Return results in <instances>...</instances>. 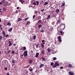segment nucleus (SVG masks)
Instances as JSON below:
<instances>
[{"mask_svg":"<svg viewBox=\"0 0 75 75\" xmlns=\"http://www.w3.org/2000/svg\"><path fill=\"white\" fill-rule=\"evenodd\" d=\"M24 57H27V55L28 54H27V51H25L24 52Z\"/></svg>","mask_w":75,"mask_h":75,"instance_id":"f257e3e1","label":"nucleus"},{"mask_svg":"<svg viewBox=\"0 0 75 75\" xmlns=\"http://www.w3.org/2000/svg\"><path fill=\"white\" fill-rule=\"evenodd\" d=\"M61 37L59 36L58 37V39L59 40V42H61V41H62Z\"/></svg>","mask_w":75,"mask_h":75,"instance_id":"f03ea898","label":"nucleus"},{"mask_svg":"<svg viewBox=\"0 0 75 75\" xmlns=\"http://www.w3.org/2000/svg\"><path fill=\"white\" fill-rule=\"evenodd\" d=\"M69 74L70 75H74V72H72L71 71H69Z\"/></svg>","mask_w":75,"mask_h":75,"instance_id":"7ed1b4c3","label":"nucleus"},{"mask_svg":"<svg viewBox=\"0 0 75 75\" xmlns=\"http://www.w3.org/2000/svg\"><path fill=\"white\" fill-rule=\"evenodd\" d=\"M61 27H62V29L63 30H64L65 28V25H64L62 26Z\"/></svg>","mask_w":75,"mask_h":75,"instance_id":"20e7f679","label":"nucleus"},{"mask_svg":"<svg viewBox=\"0 0 75 75\" xmlns=\"http://www.w3.org/2000/svg\"><path fill=\"white\" fill-rule=\"evenodd\" d=\"M12 30L13 28H11L8 30V31H9V32H11L12 31Z\"/></svg>","mask_w":75,"mask_h":75,"instance_id":"39448f33","label":"nucleus"},{"mask_svg":"<svg viewBox=\"0 0 75 75\" xmlns=\"http://www.w3.org/2000/svg\"><path fill=\"white\" fill-rule=\"evenodd\" d=\"M38 55H39V53H37L36 54V55L35 56V57H36V58H38Z\"/></svg>","mask_w":75,"mask_h":75,"instance_id":"423d86ee","label":"nucleus"},{"mask_svg":"<svg viewBox=\"0 0 75 75\" xmlns=\"http://www.w3.org/2000/svg\"><path fill=\"white\" fill-rule=\"evenodd\" d=\"M61 23V21L60 20H59L56 24H58V23L59 24V23Z\"/></svg>","mask_w":75,"mask_h":75,"instance_id":"0eeeda50","label":"nucleus"},{"mask_svg":"<svg viewBox=\"0 0 75 75\" xmlns=\"http://www.w3.org/2000/svg\"><path fill=\"white\" fill-rule=\"evenodd\" d=\"M35 45L37 48H38V46H39V45H40V44L38 43V44H36Z\"/></svg>","mask_w":75,"mask_h":75,"instance_id":"6e6552de","label":"nucleus"},{"mask_svg":"<svg viewBox=\"0 0 75 75\" xmlns=\"http://www.w3.org/2000/svg\"><path fill=\"white\" fill-rule=\"evenodd\" d=\"M2 33L3 34L4 36V37L5 36V35H6V33L5 32V31H4V30H3Z\"/></svg>","mask_w":75,"mask_h":75,"instance_id":"1a4fd4ad","label":"nucleus"},{"mask_svg":"<svg viewBox=\"0 0 75 75\" xmlns=\"http://www.w3.org/2000/svg\"><path fill=\"white\" fill-rule=\"evenodd\" d=\"M22 18H18V21L19 22V21H22Z\"/></svg>","mask_w":75,"mask_h":75,"instance_id":"9d476101","label":"nucleus"},{"mask_svg":"<svg viewBox=\"0 0 75 75\" xmlns=\"http://www.w3.org/2000/svg\"><path fill=\"white\" fill-rule=\"evenodd\" d=\"M7 24H6V25H9V26H10L11 25V23L10 22H8Z\"/></svg>","mask_w":75,"mask_h":75,"instance_id":"9b49d317","label":"nucleus"},{"mask_svg":"<svg viewBox=\"0 0 75 75\" xmlns=\"http://www.w3.org/2000/svg\"><path fill=\"white\" fill-rule=\"evenodd\" d=\"M44 64H40V68H42V67H44Z\"/></svg>","mask_w":75,"mask_h":75,"instance_id":"f8f14e48","label":"nucleus"},{"mask_svg":"<svg viewBox=\"0 0 75 75\" xmlns=\"http://www.w3.org/2000/svg\"><path fill=\"white\" fill-rule=\"evenodd\" d=\"M32 62H33V60H30L29 61V64H32Z\"/></svg>","mask_w":75,"mask_h":75,"instance_id":"ddd939ff","label":"nucleus"},{"mask_svg":"<svg viewBox=\"0 0 75 75\" xmlns=\"http://www.w3.org/2000/svg\"><path fill=\"white\" fill-rule=\"evenodd\" d=\"M55 64L56 65V66H59V64H58V63L57 62H56L55 63Z\"/></svg>","mask_w":75,"mask_h":75,"instance_id":"4468645a","label":"nucleus"},{"mask_svg":"<svg viewBox=\"0 0 75 75\" xmlns=\"http://www.w3.org/2000/svg\"><path fill=\"white\" fill-rule=\"evenodd\" d=\"M19 1H20V2H21V3L23 4V3L24 2V1H23V0H20Z\"/></svg>","mask_w":75,"mask_h":75,"instance_id":"2eb2a0df","label":"nucleus"},{"mask_svg":"<svg viewBox=\"0 0 75 75\" xmlns=\"http://www.w3.org/2000/svg\"><path fill=\"white\" fill-rule=\"evenodd\" d=\"M11 45H12V44L11 43V42L9 41V46H11Z\"/></svg>","mask_w":75,"mask_h":75,"instance_id":"dca6fc26","label":"nucleus"},{"mask_svg":"<svg viewBox=\"0 0 75 75\" xmlns=\"http://www.w3.org/2000/svg\"><path fill=\"white\" fill-rule=\"evenodd\" d=\"M41 59L42 60V61H45V59L44 57H42Z\"/></svg>","mask_w":75,"mask_h":75,"instance_id":"f3484780","label":"nucleus"},{"mask_svg":"<svg viewBox=\"0 0 75 75\" xmlns=\"http://www.w3.org/2000/svg\"><path fill=\"white\" fill-rule=\"evenodd\" d=\"M55 12H56L57 13H58L59 12V9H57L56 10Z\"/></svg>","mask_w":75,"mask_h":75,"instance_id":"a211bd4d","label":"nucleus"},{"mask_svg":"<svg viewBox=\"0 0 75 75\" xmlns=\"http://www.w3.org/2000/svg\"><path fill=\"white\" fill-rule=\"evenodd\" d=\"M72 67V65L71 64H69L68 65L69 68H71Z\"/></svg>","mask_w":75,"mask_h":75,"instance_id":"6ab92c4d","label":"nucleus"},{"mask_svg":"<svg viewBox=\"0 0 75 75\" xmlns=\"http://www.w3.org/2000/svg\"><path fill=\"white\" fill-rule=\"evenodd\" d=\"M45 53V51H44V50H42L41 52V54H44Z\"/></svg>","mask_w":75,"mask_h":75,"instance_id":"aec40b11","label":"nucleus"},{"mask_svg":"<svg viewBox=\"0 0 75 75\" xmlns=\"http://www.w3.org/2000/svg\"><path fill=\"white\" fill-rule=\"evenodd\" d=\"M42 26V25H41V24H39L38 25V28H41V27Z\"/></svg>","mask_w":75,"mask_h":75,"instance_id":"412c9836","label":"nucleus"},{"mask_svg":"<svg viewBox=\"0 0 75 75\" xmlns=\"http://www.w3.org/2000/svg\"><path fill=\"white\" fill-rule=\"evenodd\" d=\"M47 50L48 52H50L51 50L50 49V48H48L47 49Z\"/></svg>","mask_w":75,"mask_h":75,"instance_id":"4be33fe9","label":"nucleus"},{"mask_svg":"<svg viewBox=\"0 0 75 75\" xmlns=\"http://www.w3.org/2000/svg\"><path fill=\"white\" fill-rule=\"evenodd\" d=\"M52 59L54 61H55L56 60H57V58L54 57L52 58Z\"/></svg>","mask_w":75,"mask_h":75,"instance_id":"5701e85b","label":"nucleus"},{"mask_svg":"<svg viewBox=\"0 0 75 75\" xmlns=\"http://www.w3.org/2000/svg\"><path fill=\"white\" fill-rule=\"evenodd\" d=\"M52 68H56L57 67V66L55 65V64H54V65L52 67Z\"/></svg>","mask_w":75,"mask_h":75,"instance_id":"b1692460","label":"nucleus"},{"mask_svg":"<svg viewBox=\"0 0 75 75\" xmlns=\"http://www.w3.org/2000/svg\"><path fill=\"white\" fill-rule=\"evenodd\" d=\"M38 20H40V18H41V16H38Z\"/></svg>","mask_w":75,"mask_h":75,"instance_id":"393cba45","label":"nucleus"},{"mask_svg":"<svg viewBox=\"0 0 75 75\" xmlns=\"http://www.w3.org/2000/svg\"><path fill=\"white\" fill-rule=\"evenodd\" d=\"M3 39V37L1 36H0V40H2Z\"/></svg>","mask_w":75,"mask_h":75,"instance_id":"a878e982","label":"nucleus"},{"mask_svg":"<svg viewBox=\"0 0 75 75\" xmlns=\"http://www.w3.org/2000/svg\"><path fill=\"white\" fill-rule=\"evenodd\" d=\"M41 46L42 47H41L42 48H44V45H43L42 44H41Z\"/></svg>","mask_w":75,"mask_h":75,"instance_id":"bb28decb","label":"nucleus"},{"mask_svg":"<svg viewBox=\"0 0 75 75\" xmlns=\"http://www.w3.org/2000/svg\"><path fill=\"white\" fill-rule=\"evenodd\" d=\"M48 3L47 2H45L44 4V5H47V4H48Z\"/></svg>","mask_w":75,"mask_h":75,"instance_id":"cd10ccee","label":"nucleus"},{"mask_svg":"<svg viewBox=\"0 0 75 75\" xmlns=\"http://www.w3.org/2000/svg\"><path fill=\"white\" fill-rule=\"evenodd\" d=\"M50 17H51V15H49L48 17L47 18V19H49L50 18Z\"/></svg>","mask_w":75,"mask_h":75,"instance_id":"c85d7f7f","label":"nucleus"},{"mask_svg":"<svg viewBox=\"0 0 75 75\" xmlns=\"http://www.w3.org/2000/svg\"><path fill=\"white\" fill-rule=\"evenodd\" d=\"M3 11H6V9L4 7L3 8Z\"/></svg>","mask_w":75,"mask_h":75,"instance_id":"c756f323","label":"nucleus"},{"mask_svg":"<svg viewBox=\"0 0 75 75\" xmlns=\"http://www.w3.org/2000/svg\"><path fill=\"white\" fill-rule=\"evenodd\" d=\"M33 40H35V39L36 38V36L35 35L33 36Z\"/></svg>","mask_w":75,"mask_h":75,"instance_id":"7c9ffc66","label":"nucleus"},{"mask_svg":"<svg viewBox=\"0 0 75 75\" xmlns=\"http://www.w3.org/2000/svg\"><path fill=\"white\" fill-rule=\"evenodd\" d=\"M38 22L39 24H40V23H41V20H39V21H38Z\"/></svg>","mask_w":75,"mask_h":75,"instance_id":"2f4dec72","label":"nucleus"},{"mask_svg":"<svg viewBox=\"0 0 75 75\" xmlns=\"http://www.w3.org/2000/svg\"><path fill=\"white\" fill-rule=\"evenodd\" d=\"M12 63H15V62H14V60L13 59H12Z\"/></svg>","mask_w":75,"mask_h":75,"instance_id":"473e14b6","label":"nucleus"},{"mask_svg":"<svg viewBox=\"0 0 75 75\" xmlns=\"http://www.w3.org/2000/svg\"><path fill=\"white\" fill-rule=\"evenodd\" d=\"M23 50L25 51V50H26V47H24L23 48Z\"/></svg>","mask_w":75,"mask_h":75,"instance_id":"72a5a7b5","label":"nucleus"},{"mask_svg":"<svg viewBox=\"0 0 75 75\" xmlns=\"http://www.w3.org/2000/svg\"><path fill=\"white\" fill-rule=\"evenodd\" d=\"M41 33H44V30H42L40 31Z\"/></svg>","mask_w":75,"mask_h":75,"instance_id":"f704fd0d","label":"nucleus"},{"mask_svg":"<svg viewBox=\"0 0 75 75\" xmlns=\"http://www.w3.org/2000/svg\"><path fill=\"white\" fill-rule=\"evenodd\" d=\"M28 19V18H25V21H27V20Z\"/></svg>","mask_w":75,"mask_h":75,"instance_id":"c9c22d12","label":"nucleus"},{"mask_svg":"<svg viewBox=\"0 0 75 75\" xmlns=\"http://www.w3.org/2000/svg\"><path fill=\"white\" fill-rule=\"evenodd\" d=\"M50 65H51V66L53 65H54V63H53V62L51 63Z\"/></svg>","mask_w":75,"mask_h":75,"instance_id":"e433bc0d","label":"nucleus"},{"mask_svg":"<svg viewBox=\"0 0 75 75\" xmlns=\"http://www.w3.org/2000/svg\"><path fill=\"white\" fill-rule=\"evenodd\" d=\"M30 21H28V22L26 23V25H28V24H29V23H30Z\"/></svg>","mask_w":75,"mask_h":75,"instance_id":"4c0bfd02","label":"nucleus"},{"mask_svg":"<svg viewBox=\"0 0 75 75\" xmlns=\"http://www.w3.org/2000/svg\"><path fill=\"white\" fill-rule=\"evenodd\" d=\"M65 6V4L63 3L62 5V7H63V6Z\"/></svg>","mask_w":75,"mask_h":75,"instance_id":"58836bf2","label":"nucleus"},{"mask_svg":"<svg viewBox=\"0 0 75 75\" xmlns=\"http://www.w3.org/2000/svg\"><path fill=\"white\" fill-rule=\"evenodd\" d=\"M44 11V9H42L41 10V11H42V12H43V11Z\"/></svg>","mask_w":75,"mask_h":75,"instance_id":"ea45409f","label":"nucleus"},{"mask_svg":"<svg viewBox=\"0 0 75 75\" xmlns=\"http://www.w3.org/2000/svg\"><path fill=\"white\" fill-rule=\"evenodd\" d=\"M36 3H37V5H38L39 3V2L38 1H36Z\"/></svg>","mask_w":75,"mask_h":75,"instance_id":"a19ab883","label":"nucleus"},{"mask_svg":"<svg viewBox=\"0 0 75 75\" xmlns=\"http://www.w3.org/2000/svg\"><path fill=\"white\" fill-rule=\"evenodd\" d=\"M33 5H36V3L35 2H34L33 3Z\"/></svg>","mask_w":75,"mask_h":75,"instance_id":"79ce46f5","label":"nucleus"},{"mask_svg":"<svg viewBox=\"0 0 75 75\" xmlns=\"http://www.w3.org/2000/svg\"><path fill=\"white\" fill-rule=\"evenodd\" d=\"M60 33L61 34H62V33H63V32H62V31H60Z\"/></svg>","mask_w":75,"mask_h":75,"instance_id":"37998d69","label":"nucleus"},{"mask_svg":"<svg viewBox=\"0 0 75 75\" xmlns=\"http://www.w3.org/2000/svg\"><path fill=\"white\" fill-rule=\"evenodd\" d=\"M33 68H32L31 69H30V72H32V71H33Z\"/></svg>","mask_w":75,"mask_h":75,"instance_id":"c03bdc74","label":"nucleus"},{"mask_svg":"<svg viewBox=\"0 0 75 75\" xmlns=\"http://www.w3.org/2000/svg\"><path fill=\"white\" fill-rule=\"evenodd\" d=\"M4 68H5V70H7V67H5Z\"/></svg>","mask_w":75,"mask_h":75,"instance_id":"a18cd8bd","label":"nucleus"},{"mask_svg":"<svg viewBox=\"0 0 75 75\" xmlns=\"http://www.w3.org/2000/svg\"><path fill=\"white\" fill-rule=\"evenodd\" d=\"M45 40H42V42H44Z\"/></svg>","mask_w":75,"mask_h":75,"instance_id":"49530a36","label":"nucleus"},{"mask_svg":"<svg viewBox=\"0 0 75 75\" xmlns=\"http://www.w3.org/2000/svg\"><path fill=\"white\" fill-rule=\"evenodd\" d=\"M25 72L26 73V74H28V71H25Z\"/></svg>","mask_w":75,"mask_h":75,"instance_id":"de8ad7c7","label":"nucleus"},{"mask_svg":"<svg viewBox=\"0 0 75 75\" xmlns=\"http://www.w3.org/2000/svg\"><path fill=\"white\" fill-rule=\"evenodd\" d=\"M30 52L31 53H33V51L31 50H30Z\"/></svg>","mask_w":75,"mask_h":75,"instance_id":"09e8293b","label":"nucleus"},{"mask_svg":"<svg viewBox=\"0 0 75 75\" xmlns=\"http://www.w3.org/2000/svg\"><path fill=\"white\" fill-rule=\"evenodd\" d=\"M35 17V15H34L33 16V19H34V17Z\"/></svg>","mask_w":75,"mask_h":75,"instance_id":"8fccbe9b","label":"nucleus"},{"mask_svg":"<svg viewBox=\"0 0 75 75\" xmlns=\"http://www.w3.org/2000/svg\"><path fill=\"white\" fill-rule=\"evenodd\" d=\"M8 36H9L8 35H6V36H5V37H8Z\"/></svg>","mask_w":75,"mask_h":75,"instance_id":"3c124183","label":"nucleus"},{"mask_svg":"<svg viewBox=\"0 0 75 75\" xmlns=\"http://www.w3.org/2000/svg\"><path fill=\"white\" fill-rule=\"evenodd\" d=\"M12 51V54H14V51L13 50Z\"/></svg>","mask_w":75,"mask_h":75,"instance_id":"603ef678","label":"nucleus"},{"mask_svg":"<svg viewBox=\"0 0 75 75\" xmlns=\"http://www.w3.org/2000/svg\"><path fill=\"white\" fill-rule=\"evenodd\" d=\"M21 57H23V56H24V54H21Z\"/></svg>","mask_w":75,"mask_h":75,"instance_id":"864d4df0","label":"nucleus"},{"mask_svg":"<svg viewBox=\"0 0 75 75\" xmlns=\"http://www.w3.org/2000/svg\"><path fill=\"white\" fill-rule=\"evenodd\" d=\"M0 29L1 30H3V28L2 27H1Z\"/></svg>","mask_w":75,"mask_h":75,"instance_id":"5fc2aeb1","label":"nucleus"},{"mask_svg":"<svg viewBox=\"0 0 75 75\" xmlns=\"http://www.w3.org/2000/svg\"><path fill=\"white\" fill-rule=\"evenodd\" d=\"M60 69H63V67H60Z\"/></svg>","mask_w":75,"mask_h":75,"instance_id":"6e6d98bb","label":"nucleus"},{"mask_svg":"<svg viewBox=\"0 0 75 75\" xmlns=\"http://www.w3.org/2000/svg\"><path fill=\"white\" fill-rule=\"evenodd\" d=\"M7 75H10V74H9V73H7L6 74Z\"/></svg>","mask_w":75,"mask_h":75,"instance_id":"4d7b16f0","label":"nucleus"},{"mask_svg":"<svg viewBox=\"0 0 75 75\" xmlns=\"http://www.w3.org/2000/svg\"><path fill=\"white\" fill-rule=\"evenodd\" d=\"M15 13H18V11L16 10V11H15Z\"/></svg>","mask_w":75,"mask_h":75,"instance_id":"13d9d810","label":"nucleus"},{"mask_svg":"<svg viewBox=\"0 0 75 75\" xmlns=\"http://www.w3.org/2000/svg\"><path fill=\"white\" fill-rule=\"evenodd\" d=\"M16 44H13V45L14 47H15V46H16Z\"/></svg>","mask_w":75,"mask_h":75,"instance_id":"bf43d9fd","label":"nucleus"},{"mask_svg":"<svg viewBox=\"0 0 75 75\" xmlns=\"http://www.w3.org/2000/svg\"><path fill=\"white\" fill-rule=\"evenodd\" d=\"M35 13H37V11H35Z\"/></svg>","mask_w":75,"mask_h":75,"instance_id":"052dcab7","label":"nucleus"},{"mask_svg":"<svg viewBox=\"0 0 75 75\" xmlns=\"http://www.w3.org/2000/svg\"><path fill=\"white\" fill-rule=\"evenodd\" d=\"M30 65H29L28 66H27V68H29V67H30Z\"/></svg>","mask_w":75,"mask_h":75,"instance_id":"680f3d73","label":"nucleus"},{"mask_svg":"<svg viewBox=\"0 0 75 75\" xmlns=\"http://www.w3.org/2000/svg\"><path fill=\"white\" fill-rule=\"evenodd\" d=\"M1 4H3V1H2L1 2Z\"/></svg>","mask_w":75,"mask_h":75,"instance_id":"e2e57ef3","label":"nucleus"},{"mask_svg":"<svg viewBox=\"0 0 75 75\" xmlns=\"http://www.w3.org/2000/svg\"><path fill=\"white\" fill-rule=\"evenodd\" d=\"M18 8H19V7H17V9H18Z\"/></svg>","mask_w":75,"mask_h":75,"instance_id":"0e129e2a","label":"nucleus"},{"mask_svg":"<svg viewBox=\"0 0 75 75\" xmlns=\"http://www.w3.org/2000/svg\"><path fill=\"white\" fill-rule=\"evenodd\" d=\"M42 44L43 45H44V44H45V43H43Z\"/></svg>","mask_w":75,"mask_h":75,"instance_id":"69168bd1","label":"nucleus"},{"mask_svg":"<svg viewBox=\"0 0 75 75\" xmlns=\"http://www.w3.org/2000/svg\"><path fill=\"white\" fill-rule=\"evenodd\" d=\"M2 4L1 2H0V5Z\"/></svg>","mask_w":75,"mask_h":75,"instance_id":"338daca9","label":"nucleus"},{"mask_svg":"<svg viewBox=\"0 0 75 75\" xmlns=\"http://www.w3.org/2000/svg\"><path fill=\"white\" fill-rule=\"evenodd\" d=\"M1 20L0 19V22H1Z\"/></svg>","mask_w":75,"mask_h":75,"instance_id":"774afa93","label":"nucleus"}]
</instances>
